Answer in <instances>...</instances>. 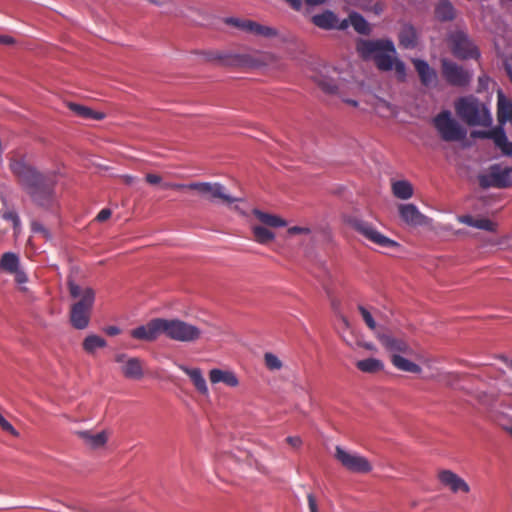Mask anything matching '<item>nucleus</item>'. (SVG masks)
<instances>
[{
    "label": "nucleus",
    "instance_id": "obj_13",
    "mask_svg": "<svg viewBox=\"0 0 512 512\" xmlns=\"http://www.w3.org/2000/svg\"><path fill=\"white\" fill-rule=\"evenodd\" d=\"M442 74L446 81L453 86H465L471 80V74L461 66L448 60L442 59Z\"/></svg>",
    "mask_w": 512,
    "mask_h": 512
},
{
    "label": "nucleus",
    "instance_id": "obj_30",
    "mask_svg": "<svg viewBox=\"0 0 512 512\" xmlns=\"http://www.w3.org/2000/svg\"><path fill=\"white\" fill-rule=\"evenodd\" d=\"M392 192L395 197L407 200L413 196L414 190L410 182L399 180L392 183Z\"/></svg>",
    "mask_w": 512,
    "mask_h": 512
},
{
    "label": "nucleus",
    "instance_id": "obj_51",
    "mask_svg": "<svg viewBox=\"0 0 512 512\" xmlns=\"http://www.w3.org/2000/svg\"><path fill=\"white\" fill-rule=\"evenodd\" d=\"M307 500H308L309 511L310 512H319L317 501H316V498L314 497V495L309 494L307 496Z\"/></svg>",
    "mask_w": 512,
    "mask_h": 512
},
{
    "label": "nucleus",
    "instance_id": "obj_64",
    "mask_svg": "<svg viewBox=\"0 0 512 512\" xmlns=\"http://www.w3.org/2000/svg\"><path fill=\"white\" fill-rule=\"evenodd\" d=\"M345 102L354 107H356L358 105V103L355 100H351V99L345 100Z\"/></svg>",
    "mask_w": 512,
    "mask_h": 512
},
{
    "label": "nucleus",
    "instance_id": "obj_4",
    "mask_svg": "<svg viewBox=\"0 0 512 512\" xmlns=\"http://www.w3.org/2000/svg\"><path fill=\"white\" fill-rule=\"evenodd\" d=\"M187 190L194 192L200 199L212 204L231 206L241 201L240 198L233 197L220 182H191L187 183Z\"/></svg>",
    "mask_w": 512,
    "mask_h": 512
},
{
    "label": "nucleus",
    "instance_id": "obj_38",
    "mask_svg": "<svg viewBox=\"0 0 512 512\" xmlns=\"http://www.w3.org/2000/svg\"><path fill=\"white\" fill-rule=\"evenodd\" d=\"M251 34L265 38H274L278 36V31L273 27L262 25L254 21Z\"/></svg>",
    "mask_w": 512,
    "mask_h": 512
},
{
    "label": "nucleus",
    "instance_id": "obj_34",
    "mask_svg": "<svg viewBox=\"0 0 512 512\" xmlns=\"http://www.w3.org/2000/svg\"><path fill=\"white\" fill-rule=\"evenodd\" d=\"M313 81L325 92L329 94H333L337 91V83L331 77L318 73L313 76Z\"/></svg>",
    "mask_w": 512,
    "mask_h": 512
},
{
    "label": "nucleus",
    "instance_id": "obj_37",
    "mask_svg": "<svg viewBox=\"0 0 512 512\" xmlns=\"http://www.w3.org/2000/svg\"><path fill=\"white\" fill-rule=\"evenodd\" d=\"M436 17L441 21L452 20L455 16L454 8L448 1H441L435 9Z\"/></svg>",
    "mask_w": 512,
    "mask_h": 512
},
{
    "label": "nucleus",
    "instance_id": "obj_24",
    "mask_svg": "<svg viewBox=\"0 0 512 512\" xmlns=\"http://www.w3.org/2000/svg\"><path fill=\"white\" fill-rule=\"evenodd\" d=\"M412 62L423 85L428 86L435 82L436 73L427 62L420 59H413Z\"/></svg>",
    "mask_w": 512,
    "mask_h": 512
},
{
    "label": "nucleus",
    "instance_id": "obj_41",
    "mask_svg": "<svg viewBox=\"0 0 512 512\" xmlns=\"http://www.w3.org/2000/svg\"><path fill=\"white\" fill-rule=\"evenodd\" d=\"M264 364L270 371H279L283 368V362L281 359L271 352H266L264 354Z\"/></svg>",
    "mask_w": 512,
    "mask_h": 512
},
{
    "label": "nucleus",
    "instance_id": "obj_23",
    "mask_svg": "<svg viewBox=\"0 0 512 512\" xmlns=\"http://www.w3.org/2000/svg\"><path fill=\"white\" fill-rule=\"evenodd\" d=\"M209 380L212 384L224 383L229 387H237L239 379L231 370L214 368L209 371Z\"/></svg>",
    "mask_w": 512,
    "mask_h": 512
},
{
    "label": "nucleus",
    "instance_id": "obj_54",
    "mask_svg": "<svg viewBox=\"0 0 512 512\" xmlns=\"http://www.w3.org/2000/svg\"><path fill=\"white\" fill-rule=\"evenodd\" d=\"M13 274L15 275L16 282L19 284H24L28 280L27 275L19 269H17Z\"/></svg>",
    "mask_w": 512,
    "mask_h": 512
},
{
    "label": "nucleus",
    "instance_id": "obj_57",
    "mask_svg": "<svg viewBox=\"0 0 512 512\" xmlns=\"http://www.w3.org/2000/svg\"><path fill=\"white\" fill-rule=\"evenodd\" d=\"M0 43L4 45H14L16 40L9 35H0Z\"/></svg>",
    "mask_w": 512,
    "mask_h": 512
},
{
    "label": "nucleus",
    "instance_id": "obj_36",
    "mask_svg": "<svg viewBox=\"0 0 512 512\" xmlns=\"http://www.w3.org/2000/svg\"><path fill=\"white\" fill-rule=\"evenodd\" d=\"M239 55H232L224 51H212L207 53V59L210 61H220L224 64L238 65Z\"/></svg>",
    "mask_w": 512,
    "mask_h": 512
},
{
    "label": "nucleus",
    "instance_id": "obj_33",
    "mask_svg": "<svg viewBox=\"0 0 512 512\" xmlns=\"http://www.w3.org/2000/svg\"><path fill=\"white\" fill-rule=\"evenodd\" d=\"M348 26L352 25L355 31H357L360 34L367 35L370 33V25L369 23L364 19L362 15L356 12H352L349 14L348 17Z\"/></svg>",
    "mask_w": 512,
    "mask_h": 512
},
{
    "label": "nucleus",
    "instance_id": "obj_61",
    "mask_svg": "<svg viewBox=\"0 0 512 512\" xmlns=\"http://www.w3.org/2000/svg\"><path fill=\"white\" fill-rule=\"evenodd\" d=\"M121 179L124 183L131 185L135 182L136 178L132 175H122Z\"/></svg>",
    "mask_w": 512,
    "mask_h": 512
},
{
    "label": "nucleus",
    "instance_id": "obj_28",
    "mask_svg": "<svg viewBox=\"0 0 512 512\" xmlns=\"http://www.w3.org/2000/svg\"><path fill=\"white\" fill-rule=\"evenodd\" d=\"M391 362L400 371L414 374H419L422 371L421 367L418 364L404 358L399 354H393L391 356Z\"/></svg>",
    "mask_w": 512,
    "mask_h": 512
},
{
    "label": "nucleus",
    "instance_id": "obj_3",
    "mask_svg": "<svg viewBox=\"0 0 512 512\" xmlns=\"http://www.w3.org/2000/svg\"><path fill=\"white\" fill-rule=\"evenodd\" d=\"M457 115L470 126H490L492 117L487 106L473 96L460 98L455 103Z\"/></svg>",
    "mask_w": 512,
    "mask_h": 512
},
{
    "label": "nucleus",
    "instance_id": "obj_19",
    "mask_svg": "<svg viewBox=\"0 0 512 512\" xmlns=\"http://www.w3.org/2000/svg\"><path fill=\"white\" fill-rule=\"evenodd\" d=\"M438 479L442 485L448 487L453 493H468L470 491L466 481L451 470L439 471Z\"/></svg>",
    "mask_w": 512,
    "mask_h": 512
},
{
    "label": "nucleus",
    "instance_id": "obj_35",
    "mask_svg": "<svg viewBox=\"0 0 512 512\" xmlns=\"http://www.w3.org/2000/svg\"><path fill=\"white\" fill-rule=\"evenodd\" d=\"M19 269V257L12 252H6L0 259V270L8 273H14Z\"/></svg>",
    "mask_w": 512,
    "mask_h": 512
},
{
    "label": "nucleus",
    "instance_id": "obj_62",
    "mask_svg": "<svg viewBox=\"0 0 512 512\" xmlns=\"http://www.w3.org/2000/svg\"><path fill=\"white\" fill-rule=\"evenodd\" d=\"M503 429L512 436V421L506 425H503Z\"/></svg>",
    "mask_w": 512,
    "mask_h": 512
},
{
    "label": "nucleus",
    "instance_id": "obj_56",
    "mask_svg": "<svg viewBox=\"0 0 512 512\" xmlns=\"http://www.w3.org/2000/svg\"><path fill=\"white\" fill-rule=\"evenodd\" d=\"M383 10H384V5L381 2H376L374 4L373 3L371 4V8L369 11H372L376 15H379L383 12Z\"/></svg>",
    "mask_w": 512,
    "mask_h": 512
},
{
    "label": "nucleus",
    "instance_id": "obj_12",
    "mask_svg": "<svg viewBox=\"0 0 512 512\" xmlns=\"http://www.w3.org/2000/svg\"><path fill=\"white\" fill-rule=\"evenodd\" d=\"M450 44L453 54L458 58H476L479 55L477 48L463 32L452 34L450 36Z\"/></svg>",
    "mask_w": 512,
    "mask_h": 512
},
{
    "label": "nucleus",
    "instance_id": "obj_53",
    "mask_svg": "<svg viewBox=\"0 0 512 512\" xmlns=\"http://www.w3.org/2000/svg\"><path fill=\"white\" fill-rule=\"evenodd\" d=\"M286 441L289 445L296 449L302 445V440L298 436H289L286 438Z\"/></svg>",
    "mask_w": 512,
    "mask_h": 512
},
{
    "label": "nucleus",
    "instance_id": "obj_16",
    "mask_svg": "<svg viewBox=\"0 0 512 512\" xmlns=\"http://www.w3.org/2000/svg\"><path fill=\"white\" fill-rule=\"evenodd\" d=\"M86 304L73 303L70 309V321L74 328L82 330L89 325L91 307V297L84 301Z\"/></svg>",
    "mask_w": 512,
    "mask_h": 512
},
{
    "label": "nucleus",
    "instance_id": "obj_14",
    "mask_svg": "<svg viewBox=\"0 0 512 512\" xmlns=\"http://www.w3.org/2000/svg\"><path fill=\"white\" fill-rule=\"evenodd\" d=\"M278 63V57L270 52H256L254 54H242L238 57V65L260 68L275 66Z\"/></svg>",
    "mask_w": 512,
    "mask_h": 512
},
{
    "label": "nucleus",
    "instance_id": "obj_7",
    "mask_svg": "<svg viewBox=\"0 0 512 512\" xmlns=\"http://www.w3.org/2000/svg\"><path fill=\"white\" fill-rule=\"evenodd\" d=\"M334 458L350 473L368 474L373 470V465L367 457L342 446L335 447Z\"/></svg>",
    "mask_w": 512,
    "mask_h": 512
},
{
    "label": "nucleus",
    "instance_id": "obj_8",
    "mask_svg": "<svg viewBox=\"0 0 512 512\" xmlns=\"http://www.w3.org/2000/svg\"><path fill=\"white\" fill-rule=\"evenodd\" d=\"M347 223L359 234H361L365 239L370 241L371 243L383 247V248H394L398 246V243L394 240L384 236L381 232H379L371 223L357 218V217H349L347 219Z\"/></svg>",
    "mask_w": 512,
    "mask_h": 512
},
{
    "label": "nucleus",
    "instance_id": "obj_40",
    "mask_svg": "<svg viewBox=\"0 0 512 512\" xmlns=\"http://www.w3.org/2000/svg\"><path fill=\"white\" fill-rule=\"evenodd\" d=\"M253 22L254 21H252V20L240 19V18H234V17L225 19L226 24L236 27V28H238L244 32L250 33V34L252 31Z\"/></svg>",
    "mask_w": 512,
    "mask_h": 512
},
{
    "label": "nucleus",
    "instance_id": "obj_46",
    "mask_svg": "<svg viewBox=\"0 0 512 512\" xmlns=\"http://www.w3.org/2000/svg\"><path fill=\"white\" fill-rule=\"evenodd\" d=\"M4 218L7 220H10L13 223V227H14L15 231L17 232L19 229V226H20V220H19L18 215L13 211H9V212L4 213Z\"/></svg>",
    "mask_w": 512,
    "mask_h": 512
},
{
    "label": "nucleus",
    "instance_id": "obj_60",
    "mask_svg": "<svg viewBox=\"0 0 512 512\" xmlns=\"http://www.w3.org/2000/svg\"><path fill=\"white\" fill-rule=\"evenodd\" d=\"M308 6H319L327 2V0H304Z\"/></svg>",
    "mask_w": 512,
    "mask_h": 512
},
{
    "label": "nucleus",
    "instance_id": "obj_26",
    "mask_svg": "<svg viewBox=\"0 0 512 512\" xmlns=\"http://www.w3.org/2000/svg\"><path fill=\"white\" fill-rule=\"evenodd\" d=\"M485 135L493 139L496 146L499 147L504 154H512V142L508 141L504 131L501 128L488 131V133H485Z\"/></svg>",
    "mask_w": 512,
    "mask_h": 512
},
{
    "label": "nucleus",
    "instance_id": "obj_11",
    "mask_svg": "<svg viewBox=\"0 0 512 512\" xmlns=\"http://www.w3.org/2000/svg\"><path fill=\"white\" fill-rule=\"evenodd\" d=\"M511 174V168L494 165L487 173L479 176V184L483 188H505L511 185Z\"/></svg>",
    "mask_w": 512,
    "mask_h": 512
},
{
    "label": "nucleus",
    "instance_id": "obj_42",
    "mask_svg": "<svg viewBox=\"0 0 512 512\" xmlns=\"http://www.w3.org/2000/svg\"><path fill=\"white\" fill-rule=\"evenodd\" d=\"M473 227L489 232H495L497 230V223L488 218H476Z\"/></svg>",
    "mask_w": 512,
    "mask_h": 512
},
{
    "label": "nucleus",
    "instance_id": "obj_31",
    "mask_svg": "<svg viewBox=\"0 0 512 512\" xmlns=\"http://www.w3.org/2000/svg\"><path fill=\"white\" fill-rule=\"evenodd\" d=\"M82 346L85 352L92 355L96 352L97 349L106 347L107 342L104 338L96 334H89L83 340Z\"/></svg>",
    "mask_w": 512,
    "mask_h": 512
},
{
    "label": "nucleus",
    "instance_id": "obj_1",
    "mask_svg": "<svg viewBox=\"0 0 512 512\" xmlns=\"http://www.w3.org/2000/svg\"><path fill=\"white\" fill-rule=\"evenodd\" d=\"M10 169L34 201L40 205L48 203L55 185V179L52 174L38 172L22 157L11 159Z\"/></svg>",
    "mask_w": 512,
    "mask_h": 512
},
{
    "label": "nucleus",
    "instance_id": "obj_17",
    "mask_svg": "<svg viewBox=\"0 0 512 512\" xmlns=\"http://www.w3.org/2000/svg\"><path fill=\"white\" fill-rule=\"evenodd\" d=\"M398 210L402 220L410 226H424L430 223V219L422 214L414 204H400Z\"/></svg>",
    "mask_w": 512,
    "mask_h": 512
},
{
    "label": "nucleus",
    "instance_id": "obj_58",
    "mask_svg": "<svg viewBox=\"0 0 512 512\" xmlns=\"http://www.w3.org/2000/svg\"><path fill=\"white\" fill-rule=\"evenodd\" d=\"M104 331L109 336H116V335L120 334V332H121V330L117 326H108L104 329Z\"/></svg>",
    "mask_w": 512,
    "mask_h": 512
},
{
    "label": "nucleus",
    "instance_id": "obj_48",
    "mask_svg": "<svg viewBox=\"0 0 512 512\" xmlns=\"http://www.w3.org/2000/svg\"><path fill=\"white\" fill-rule=\"evenodd\" d=\"M311 230L310 228L308 227H300V226H293V227H290L288 230H287V233L289 235H296V234H310Z\"/></svg>",
    "mask_w": 512,
    "mask_h": 512
},
{
    "label": "nucleus",
    "instance_id": "obj_21",
    "mask_svg": "<svg viewBox=\"0 0 512 512\" xmlns=\"http://www.w3.org/2000/svg\"><path fill=\"white\" fill-rule=\"evenodd\" d=\"M68 290L74 303L86 304L84 301L91 297V307H93L95 301V291L86 285H80L72 277H68L67 281Z\"/></svg>",
    "mask_w": 512,
    "mask_h": 512
},
{
    "label": "nucleus",
    "instance_id": "obj_15",
    "mask_svg": "<svg viewBox=\"0 0 512 512\" xmlns=\"http://www.w3.org/2000/svg\"><path fill=\"white\" fill-rule=\"evenodd\" d=\"M131 336L135 339L151 342L163 334V318H155L131 330Z\"/></svg>",
    "mask_w": 512,
    "mask_h": 512
},
{
    "label": "nucleus",
    "instance_id": "obj_29",
    "mask_svg": "<svg viewBox=\"0 0 512 512\" xmlns=\"http://www.w3.org/2000/svg\"><path fill=\"white\" fill-rule=\"evenodd\" d=\"M498 120L503 123L512 120V103L498 91Z\"/></svg>",
    "mask_w": 512,
    "mask_h": 512
},
{
    "label": "nucleus",
    "instance_id": "obj_6",
    "mask_svg": "<svg viewBox=\"0 0 512 512\" xmlns=\"http://www.w3.org/2000/svg\"><path fill=\"white\" fill-rule=\"evenodd\" d=\"M163 335L173 341L194 343L202 339L203 330L178 318H163Z\"/></svg>",
    "mask_w": 512,
    "mask_h": 512
},
{
    "label": "nucleus",
    "instance_id": "obj_50",
    "mask_svg": "<svg viewBox=\"0 0 512 512\" xmlns=\"http://www.w3.org/2000/svg\"><path fill=\"white\" fill-rule=\"evenodd\" d=\"M161 185L166 189H175V190L186 189L187 190V184H183V183H171V182L163 183L162 182Z\"/></svg>",
    "mask_w": 512,
    "mask_h": 512
},
{
    "label": "nucleus",
    "instance_id": "obj_2",
    "mask_svg": "<svg viewBox=\"0 0 512 512\" xmlns=\"http://www.w3.org/2000/svg\"><path fill=\"white\" fill-rule=\"evenodd\" d=\"M356 50L361 58L373 59L377 68L381 71L394 70L397 78L404 81L406 78V66L396 56V49L391 40H364L357 42Z\"/></svg>",
    "mask_w": 512,
    "mask_h": 512
},
{
    "label": "nucleus",
    "instance_id": "obj_32",
    "mask_svg": "<svg viewBox=\"0 0 512 512\" xmlns=\"http://www.w3.org/2000/svg\"><path fill=\"white\" fill-rule=\"evenodd\" d=\"M356 367L364 373H377L384 369V363L376 358H367L357 361Z\"/></svg>",
    "mask_w": 512,
    "mask_h": 512
},
{
    "label": "nucleus",
    "instance_id": "obj_18",
    "mask_svg": "<svg viewBox=\"0 0 512 512\" xmlns=\"http://www.w3.org/2000/svg\"><path fill=\"white\" fill-rule=\"evenodd\" d=\"M312 22L317 27L325 30H345L348 28V20L339 21L336 14L330 10H326L321 14L314 15L312 17Z\"/></svg>",
    "mask_w": 512,
    "mask_h": 512
},
{
    "label": "nucleus",
    "instance_id": "obj_44",
    "mask_svg": "<svg viewBox=\"0 0 512 512\" xmlns=\"http://www.w3.org/2000/svg\"><path fill=\"white\" fill-rule=\"evenodd\" d=\"M358 310H359L364 322L369 327V329H371L375 333L379 332L377 330V324H376L372 314L364 306H361V305L358 307Z\"/></svg>",
    "mask_w": 512,
    "mask_h": 512
},
{
    "label": "nucleus",
    "instance_id": "obj_52",
    "mask_svg": "<svg viewBox=\"0 0 512 512\" xmlns=\"http://www.w3.org/2000/svg\"><path fill=\"white\" fill-rule=\"evenodd\" d=\"M373 0H354V4L362 10H370Z\"/></svg>",
    "mask_w": 512,
    "mask_h": 512
},
{
    "label": "nucleus",
    "instance_id": "obj_49",
    "mask_svg": "<svg viewBox=\"0 0 512 512\" xmlns=\"http://www.w3.org/2000/svg\"><path fill=\"white\" fill-rule=\"evenodd\" d=\"M475 219L474 217L470 216V215H461V216H458L457 217V220L462 223V224H466L468 226H471L473 227L474 226V222H475Z\"/></svg>",
    "mask_w": 512,
    "mask_h": 512
},
{
    "label": "nucleus",
    "instance_id": "obj_10",
    "mask_svg": "<svg viewBox=\"0 0 512 512\" xmlns=\"http://www.w3.org/2000/svg\"><path fill=\"white\" fill-rule=\"evenodd\" d=\"M114 361L121 375L128 380H141L145 375L144 362L139 357L121 352L115 354Z\"/></svg>",
    "mask_w": 512,
    "mask_h": 512
},
{
    "label": "nucleus",
    "instance_id": "obj_47",
    "mask_svg": "<svg viewBox=\"0 0 512 512\" xmlns=\"http://www.w3.org/2000/svg\"><path fill=\"white\" fill-rule=\"evenodd\" d=\"M145 180L150 185H161L162 177L156 173H147L145 176Z\"/></svg>",
    "mask_w": 512,
    "mask_h": 512
},
{
    "label": "nucleus",
    "instance_id": "obj_9",
    "mask_svg": "<svg viewBox=\"0 0 512 512\" xmlns=\"http://www.w3.org/2000/svg\"><path fill=\"white\" fill-rule=\"evenodd\" d=\"M434 126L445 141H459L465 137V130L452 118L449 111H443L434 118Z\"/></svg>",
    "mask_w": 512,
    "mask_h": 512
},
{
    "label": "nucleus",
    "instance_id": "obj_20",
    "mask_svg": "<svg viewBox=\"0 0 512 512\" xmlns=\"http://www.w3.org/2000/svg\"><path fill=\"white\" fill-rule=\"evenodd\" d=\"M376 338L384 346V348L393 354L403 353L408 354L411 352L410 346L402 339L395 338L390 334L383 332H376Z\"/></svg>",
    "mask_w": 512,
    "mask_h": 512
},
{
    "label": "nucleus",
    "instance_id": "obj_5",
    "mask_svg": "<svg viewBox=\"0 0 512 512\" xmlns=\"http://www.w3.org/2000/svg\"><path fill=\"white\" fill-rule=\"evenodd\" d=\"M252 214L256 223L251 224L254 240L259 244H267L275 239V233L269 228L287 226V221L277 214L268 213L260 209H253Z\"/></svg>",
    "mask_w": 512,
    "mask_h": 512
},
{
    "label": "nucleus",
    "instance_id": "obj_39",
    "mask_svg": "<svg viewBox=\"0 0 512 512\" xmlns=\"http://www.w3.org/2000/svg\"><path fill=\"white\" fill-rule=\"evenodd\" d=\"M400 44L405 48H411L416 42V33L412 27H404L399 35Z\"/></svg>",
    "mask_w": 512,
    "mask_h": 512
},
{
    "label": "nucleus",
    "instance_id": "obj_63",
    "mask_svg": "<svg viewBox=\"0 0 512 512\" xmlns=\"http://www.w3.org/2000/svg\"><path fill=\"white\" fill-rule=\"evenodd\" d=\"M502 360L507 364L509 368L512 369V359H508L506 357H502Z\"/></svg>",
    "mask_w": 512,
    "mask_h": 512
},
{
    "label": "nucleus",
    "instance_id": "obj_25",
    "mask_svg": "<svg viewBox=\"0 0 512 512\" xmlns=\"http://www.w3.org/2000/svg\"><path fill=\"white\" fill-rule=\"evenodd\" d=\"M180 368L190 377L199 393L205 396L209 394L206 380L204 379L202 371L199 368H188L185 366H180Z\"/></svg>",
    "mask_w": 512,
    "mask_h": 512
},
{
    "label": "nucleus",
    "instance_id": "obj_27",
    "mask_svg": "<svg viewBox=\"0 0 512 512\" xmlns=\"http://www.w3.org/2000/svg\"><path fill=\"white\" fill-rule=\"evenodd\" d=\"M67 106L71 111H73L77 116L81 118L94 120H102L105 118V114L103 112L94 111L91 108L84 105L69 102Z\"/></svg>",
    "mask_w": 512,
    "mask_h": 512
},
{
    "label": "nucleus",
    "instance_id": "obj_59",
    "mask_svg": "<svg viewBox=\"0 0 512 512\" xmlns=\"http://www.w3.org/2000/svg\"><path fill=\"white\" fill-rule=\"evenodd\" d=\"M358 345H359L360 347H363V348H364V349H366V350H369V351H374V352H375V351H377L376 346H375L373 343H371V342H363V341H359V342H358Z\"/></svg>",
    "mask_w": 512,
    "mask_h": 512
},
{
    "label": "nucleus",
    "instance_id": "obj_45",
    "mask_svg": "<svg viewBox=\"0 0 512 512\" xmlns=\"http://www.w3.org/2000/svg\"><path fill=\"white\" fill-rule=\"evenodd\" d=\"M31 228L34 233L39 234L44 239L48 240L51 238L49 230L43 224L37 221H33L31 224Z\"/></svg>",
    "mask_w": 512,
    "mask_h": 512
},
{
    "label": "nucleus",
    "instance_id": "obj_55",
    "mask_svg": "<svg viewBox=\"0 0 512 512\" xmlns=\"http://www.w3.org/2000/svg\"><path fill=\"white\" fill-rule=\"evenodd\" d=\"M110 216H111L110 209H102L97 215V220L102 222V221L107 220Z\"/></svg>",
    "mask_w": 512,
    "mask_h": 512
},
{
    "label": "nucleus",
    "instance_id": "obj_43",
    "mask_svg": "<svg viewBox=\"0 0 512 512\" xmlns=\"http://www.w3.org/2000/svg\"><path fill=\"white\" fill-rule=\"evenodd\" d=\"M435 378L439 383H441L445 386H453L459 380V377L457 374L450 373V372L438 373V375Z\"/></svg>",
    "mask_w": 512,
    "mask_h": 512
},
{
    "label": "nucleus",
    "instance_id": "obj_22",
    "mask_svg": "<svg viewBox=\"0 0 512 512\" xmlns=\"http://www.w3.org/2000/svg\"><path fill=\"white\" fill-rule=\"evenodd\" d=\"M76 435L83 441V443L90 449L97 450L103 448L109 438V433L105 430L93 433L90 430L77 431Z\"/></svg>",
    "mask_w": 512,
    "mask_h": 512
}]
</instances>
